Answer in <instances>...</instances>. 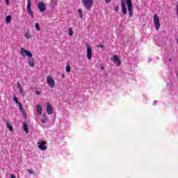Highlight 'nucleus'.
Returning a JSON list of instances; mask_svg holds the SVG:
<instances>
[{"instance_id":"nucleus-5","label":"nucleus","mask_w":178,"mask_h":178,"mask_svg":"<svg viewBox=\"0 0 178 178\" xmlns=\"http://www.w3.org/2000/svg\"><path fill=\"white\" fill-rule=\"evenodd\" d=\"M47 85L49 86V87H50V88H55V80L54 79V78L51 76H47Z\"/></svg>"},{"instance_id":"nucleus-29","label":"nucleus","mask_w":178,"mask_h":178,"mask_svg":"<svg viewBox=\"0 0 178 178\" xmlns=\"http://www.w3.org/2000/svg\"><path fill=\"white\" fill-rule=\"evenodd\" d=\"M17 88H18V90H20L21 88H23L22 87V84H20V83H18Z\"/></svg>"},{"instance_id":"nucleus-17","label":"nucleus","mask_w":178,"mask_h":178,"mask_svg":"<svg viewBox=\"0 0 178 178\" xmlns=\"http://www.w3.org/2000/svg\"><path fill=\"white\" fill-rule=\"evenodd\" d=\"M23 128H24V131H25L26 134L29 133V125H27V123H26V122L24 123V127H23Z\"/></svg>"},{"instance_id":"nucleus-33","label":"nucleus","mask_w":178,"mask_h":178,"mask_svg":"<svg viewBox=\"0 0 178 178\" xmlns=\"http://www.w3.org/2000/svg\"><path fill=\"white\" fill-rule=\"evenodd\" d=\"M115 12H118L119 11V6H116L115 8Z\"/></svg>"},{"instance_id":"nucleus-34","label":"nucleus","mask_w":178,"mask_h":178,"mask_svg":"<svg viewBox=\"0 0 178 178\" xmlns=\"http://www.w3.org/2000/svg\"><path fill=\"white\" fill-rule=\"evenodd\" d=\"M10 177H11V178H16V177H15V175H13V174H11V175H10Z\"/></svg>"},{"instance_id":"nucleus-14","label":"nucleus","mask_w":178,"mask_h":178,"mask_svg":"<svg viewBox=\"0 0 178 178\" xmlns=\"http://www.w3.org/2000/svg\"><path fill=\"white\" fill-rule=\"evenodd\" d=\"M28 64H29V66H30V67H34L35 66L34 60L31 58H29Z\"/></svg>"},{"instance_id":"nucleus-32","label":"nucleus","mask_w":178,"mask_h":178,"mask_svg":"<svg viewBox=\"0 0 178 178\" xmlns=\"http://www.w3.org/2000/svg\"><path fill=\"white\" fill-rule=\"evenodd\" d=\"M106 3H111L112 0H104Z\"/></svg>"},{"instance_id":"nucleus-38","label":"nucleus","mask_w":178,"mask_h":178,"mask_svg":"<svg viewBox=\"0 0 178 178\" xmlns=\"http://www.w3.org/2000/svg\"><path fill=\"white\" fill-rule=\"evenodd\" d=\"M101 69H102V70H104V67L102 66V67H101Z\"/></svg>"},{"instance_id":"nucleus-16","label":"nucleus","mask_w":178,"mask_h":178,"mask_svg":"<svg viewBox=\"0 0 178 178\" xmlns=\"http://www.w3.org/2000/svg\"><path fill=\"white\" fill-rule=\"evenodd\" d=\"M6 124L10 131H13V126H12V124H9L8 122H6Z\"/></svg>"},{"instance_id":"nucleus-4","label":"nucleus","mask_w":178,"mask_h":178,"mask_svg":"<svg viewBox=\"0 0 178 178\" xmlns=\"http://www.w3.org/2000/svg\"><path fill=\"white\" fill-rule=\"evenodd\" d=\"M26 10L28 15L33 19L34 17V13H33V10H31V1L30 0H27Z\"/></svg>"},{"instance_id":"nucleus-23","label":"nucleus","mask_w":178,"mask_h":178,"mask_svg":"<svg viewBox=\"0 0 178 178\" xmlns=\"http://www.w3.org/2000/svg\"><path fill=\"white\" fill-rule=\"evenodd\" d=\"M65 70H66L67 73L70 72V65H69V64L67 65Z\"/></svg>"},{"instance_id":"nucleus-21","label":"nucleus","mask_w":178,"mask_h":178,"mask_svg":"<svg viewBox=\"0 0 178 178\" xmlns=\"http://www.w3.org/2000/svg\"><path fill=\"white\" fill-rule=\"evenodd\" d=\"M18 106L19 108L20 112H22L23 111H24V109L23 108V106H22L21 103H18Z\"/></svg>"},{"instance_id":"nucleus-6","label":"nucleus","mask_w":178,"mask_h":178,"mask_svg":"<svg viewBox=\"0 0 178 178\" xmlns=\"http://www.w3.org/2000/svg\"><path fill=\"white\" fill-rule=\"evenodd\" d=\"M21 54L22 55V56L26 57L27 56L28 58H33V54H31V52H30V51H27L26 49H24V48L22 47L21 48Z\"/></svg>"},{"instance_id":"nucleus-31","label":"nucleus","mask_w":178,"mask_h":178,"mask_svg":"<svg viewBox=\"0 0 178 178\" xmlns=\"http://www.w3.org/2000/svg\"><path fill=\"white\" fill-rule=\"evenodd\" d=\"M97 48H104V45L102 44H100L97 46Z\"/></svg>"},{"instance_id":"nucleus-35","label":"nucleus","mask_w":178,"mask_h":178,"mask_svg":"<svg viewBox=\"0 0 178 178\" xmlns=\"http://www.w3.org/2000/svg\"><path fill=\"white\" fill-rule=\"evenodd\" d=\"M35 94H37V95H40V91L37 90V91L35 92Z\"/></svg>"},{"instance_id":"nucleus-7","label":"nucleus","mask_w":178,"mask_h":178,"mask_svg":"<svg viewBox=\"0 0 178 178\" xmlns=\"http://www.w3.org/2000/svg\"><path fill=\"white\" fill-rule=\"evenodd\" d=\"M86 49H87V58L88 59V60H91V58H92V49H91V46L87 44Z\"/></svg>"},{"instance_id":"nucleus-1","label":"nucleus","mask_w":178,"mask_h":178,"mask_svg":"<svg viewBox=\"0 0 178 178\" xmlns=\"http://www.w3.org/2000/svg\"><path fill=\"white\" fill-rule=\"evenodd\" d=\"M153 22L156 27V30H159L161 29V22H159V17L156 14L153 15Z\"/></svg>"},{"instance_id":"nucleus-30","label":"nucleus","mask_w":178,"mask_h":178,"mask_svg":"<svg viewBox=\"0 0 178 178\" xmlns=\"http://www.w3.org/2000/svg\"><path fill=\"white\" fill-rule=\"evenodd\" d=\"M5 1H6L7 6H9V3H10V0H5Z\"/></svg>"},{"instance_id":"nucleus-8","label":"nucleus","mask_w":178,"mask_h":178,"mask_svg":"<svg viewBox=\"0 0 178 178\" xmlns=\"http://www.w3.org/2000/svg\"><path fill=\"white\" fill-rule=\"evenodd\" d=\"M40 12H45L47 10V5L43 1H40L38 6Z\"/></svg>"},{"instance_id":"nucleus-36","label":"nucleus","mask_w":178,"mask_h":178,"mask_svg":"<svg viewBox=\"0 0 178 178\" xmlns=\"http://www.w3.org/2000/svg\"><path fill=\"white\" fill-rule=\"evenodd\" d=\"M168 61H169V62H172V58H169V59H168Z\"/></svg>"},{"instance_id":"nucleus-10","label":"nucleus","mask_w":178,"mask_h":178,"mask_svg":"<svg viewBox=\"0 0 178 178\" xmlns=\"http://www.w3.org/2000/svg\"><path fill=\"white\" fill-rule=\"evenodd\" d=\"M122 13L126 15L127 13V8L126 7V2L124 0H121Z\"/></svg>"},{"instance_id":"nucleus-2","label":"nucleus","mask_w":178,"mask_h":178,"mask_svg":"<svg viewBox=\"0 0 178 178\" xmlns=\"http://www.w3.org/2000/svg\"><path fill=\"white\" fill-rule=\"evenodd\" d=\"M82 2L86 9H88V10H90L94 4V0H83Z\"/></svg>"},{"instance_id":"nucleus-12","label":"nucleus","mask_w":178,"mask_h":178,"mask_svg":"<svg viewBox=\"0 0 178 178\" xmlns=\"http://www.w3.org/2000/svg\"><path fill=\"white\" fill-rule=\"evenodd\" d=\"M47 112L48 115H52V113H54V109L50 102H47Z\"/></svg>"},{"instance_id":"nucleus-25","label":"nucleus","mask_w":178,"mask_h":178,"mask_svg":"<svg viewBox=\"0 0 178 178\" xmlns=\"http://www.w3.org/2000/svg\"><path fill=\"white\" fill-rule=\"evenodd\" d=\"M21 113H22V116L24 117V118H27V113H26V111H21Z\"/></svg>"},{"instance_id":"nucleus-39","label":"nucleus","mask_w":178,"mask_h":178,"mask_svg":"<svg viewBox=\"0 0 178 178\" xmlns=\"http://www.w3.org/2000/svg\"><path fill=\"white\" fill-rule=\"evenodd\" d=\"M54 4L56 5V1L54 2Z\"/></svg>"},{"instance_id":"nucleus-3","label":"nucleus","mask_w":178,"mask_h":178,"mask_svg":"<svg viewBox=\"0 0 178 178\" xmlns=\"http://www.w3.org/2000/svg\"><path fill=\"white\" fill-rule=\"evenodd\" d=\"M125 2L127 5L129 17H131L133 16V3H131V0H125Z\"/></svg>"},{"instance_id":"nucleus-13","label":"nucleus","mask_w":178,"mask_h":178,"mask_svg":"<svg viewBox=\"0 0 178 178\" xmlns=\"http://www.w3.org/2000/svg\"><path fill=\"white\" fill-rule=\"evenodd\" d=\"M36 111H37L38 115H42V108L41 107L40 105L36 106Z\"/></svg>"},{"instance_id":"nucleus-20","label":"nucleus","mask_w":178,"mask_h":178,"mask_svg":"<svg viewBox=\"0 0 178 178\" xmlns=\"http://www.w3.org/2000/svg\"><path fill=\"white\" fill-rule=\"evenodd\" d=\"M35 27L37 31H41V28H40V24L38 23H35Z\"/></svg>"},{"instance_id":"nucleus-19","label":"nucleus","mask_w":178,"mask_h":178,"mask_svg":"<svg viewBox=\"0 0 178 178\" xmlns=\"http://www.w3.org/2000/svg\"><path fill=\"white\" fill-rule=\"evenodd\" d=\"M78 13L79 15L80 19H83V10L81 8L78 10Z\"/></svg>"},{"instance_id":"nucleus-9","label":"nucleus","mask_w":178,"mask_h":178,"mask_svg":"<svg viewBox=\"0 0 178 178\" xmlns=\"http://www.w3.org/2000/svg\"><path fill=\"white\" fill-rule=\"evenodd\" d=\"M38 148L39 149H41L42 151H45L47 148H48L47 145V142L46 141H41L38 143Z\"/></svg>"},{"instance_id":"nucleus-11","label":"nucleus","mask_w":178,"mask_h":178,"mask_svg":"<svg viewBox=\"0 0 178 178\" xmlns=\"http://www.w3.org/2000/svg\"><path fill=\"white\" fill-rule=\"evenodd\" d=\"M111 60H112V62L115 63L117 66H120L121 62L119 59V57H118V55H113Z\"/></svg>"},{"instance_id":"nucleus-15","label":"nucleus","mask_w":178,"mask_h":178,"mask_svg":"<svg viewBox=\"0 0 178 178\" xmlns=\"http://www.w3.org/2000/svg\"><path fill=\"white\" fill-rule=\"evenodd\" d=\"M10 20H12V16L7 15L6 17V24H9V23H10Z\"/></svg>"},{"instance_id":"nucleus-24","label":"nucleus","mask_w":178,"mask_h":178,"mask_svg":"<svg viewBox=\"0 0 178 178\" xmlns=\"http://www.w3.org/2000/svg\"><path fill=\"white\" fill-rule=\"evenodd\" d=\"M13 101H15V104H19V100L17 99V97H16V95L13 96Z\"/></svg>"},{"instance_id":"nucleus-18","label":"nucleus","mask_w":178,"mask_h":178,"mask_svg":"<svg viewBox=\"0 0 178 178\" xmlns=\"http://www.w3.org/2000/svg\"><path fill=\"white\" fill-rule=\"evenodd\" d=\"M24 36L25 37V38H26V40H30V38H31V35H30V33L29 32H26Z\"/></svg>"},{"instance_id":"nucleus-27","label":"nucleus","mask_w":178,"mask_h":178,"mask_svg":"<svg viewBox=\"0 0 178 178\" xmlns=\"http://www.w3.org/2000/svg\"><path fill=\"white\" fill-rule=\"evenodd\" d=\"M47 119L48 118L47 117H44V119H42L41 120V123H46Z\"/></svg>"},{"instance_id":"nucleus-22","label":"nucleus","mask_w":178,"mask_h":178,"mask_svg":"<svg viewBox=\"0 0 178 178\" xmlns=\"http://www.w3.org/2000/svg\"><path fill=\"white\" fill-rule=\"evenodd\" d=\"M68 30H69V35L72 37V35H73L74 34L73 30H72V28H69Z\"/></svg>"},{"instance_id":"nucleus-37","label":"nucleus","mask_w":178,"mask_h":178,"mask_svg":"<svg viewBox=\"0 0 178 178\" xmlns=\"http://www.w3.org/2000/svg\"><path fill=\"white\" fill-rule=\"evenodd\" d=\"M62 76H63V79H65V74H62Z\"/></svg>"},{"instance_id":"nucleus-28","label":"nucleus","mask_w":178,"mask_h":178,"mask_svg":"<svg viewBox=\"0 0 178 178\" xmlns=\"http://www.w3.org/2000/svg\"><path fill=\"white\" fill-rule=\"evenodd\" d=\"M27 171L30 173V175H34V172L33 170L28 169Z\"/></svg>"},{"instance_id":"nucleus-26","label":"nucleus","mask_w":178,"mask_h":178,"mask_svg":"<svg viewBox=\"0 0 178 178\" xmlns=\"http://www.w3.org/2000/svg\"><path fill=\"white\" fill-rule=\"evenodd\" d=\"M18 90H19V94H21V95L24 96V92H23V88H22L21 89H18Z\"/></svg>"}]
</instances>
